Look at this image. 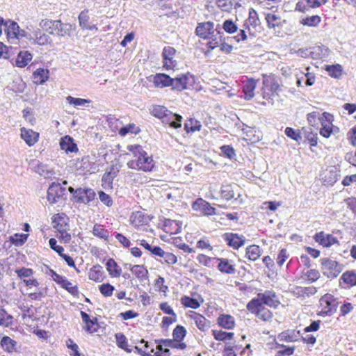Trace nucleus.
Listing matches in <instances>:
<instances>
[{
	"label": "nucleus",
	"mask_w": 356,
	"mask_h": 356,
	"mask_svg": "<svg viewBox=\"0 0 356 356\" xmlns=\"http://www.w3.org/2000/svg\"><path fill=\"white\" fill-rule=\"evenodd\" d=\"M262 250L257 245H248L245 249V257L252 261L257 260L261 255Z\"/></svg>",
	"instance_id": "obj_38"
},
{
	"label": "nucleus",
	"mask_w": 356,
	"mask_h": 356,
	"mask_svg": "<svg viewBox=\"0 0 356 356\" xmlns=\"http://www.w3.org/2000/svg\"><path fill=\"white\" fill-rule=\"evenodd\" d=\"M33 59V54L29 51H20L15 59V66L24 68L29 65Z\"/></svg>",
	"instance_id": "obj_32"
},
{
	"label": "nucleus",
	"mask_w": 356,
	"mask_h": 356,
	"mask_svg": "<svg viewBox=\"0 0 356 356\" xmlns=\"http://www.w3.org/2000/svg\"><path fill=\"white\" fill-rule=\"evenodd\" d=\"M156 343H161L165 347L184 350L186 348V343H178L173 339L156 340Z\"/></svg>",
	"instance_id": "obj_50"
},
{
	"label": "nucleus",
	"mask_w": 356,
	"mask_h": 356,
	"mask_svg": "<svg viewBox=\"0 0 356 356\" xmlns=\"http://www.w3.org/2000/svg\"><path fill=\"white\" fill-rule=\"evenodd\" d=\"M217 257H211L204 254H198L196 259L197 262L207 268H213L214 266V261H216Z\"/></svg>",
	"instance_id": "obj_48"
},
{
	"label": "nucleus",
	"mask_w": 356,
	"mask_h": 356,
	"mask_svg": "<svg viewBox=\"0 0 356 356\" xmlns=\"http://www.w3.org/2000/svg\"><path fill=\"white\" fill-rule=\"evenodd\" d=\"M80 315L83 323V329L88 333L92 334L97 332L99 329V325L97 318L90 316L85 312L81 311Z\"/></svg>",
	"instance_id": "obj_14"
},
{
	"label": "nucleus",
	"mask_w": 356,
	"mask_h": 356,
	"mask_svg": "<svg viewBox=\"0 0 356 356\" xmlns=\"http://www.w3.org/2000/svg\"><path fill=\"white\" fill-rule=\"evenodd\" d=\"M78 19H79V26L81 27V29L90 30V31H92V30L97 31L98 29L96 25H95V24L90 25L89 24L88 22H89L90 17L88 15V9L82 10L79 13Z\"/></svg>",
	"instance_id": "obj_35"
},
{
	"label": "nucleus",
	"mask_w": 356,
	"mask_h": 356,
	"mask_svg": "<svg viewBox=\"0 0 356 356\" xmlns=\"http://www.w3.org/2000/svg\"><path fill=\"white\" fill-rule=\"evenodd\" d=\"M282 90V85L274 75H263L261 96L268 103H272Z\"/></svg>",
	"instance_id": "obj_4"
},
{
	"label": "nucleus",
	"mask_w": 356,
	"mask_h": 356,
	"mask_svg": "<svg viewBox=\"0 0 356 356\" xmlns=\"http://www.w3.org/2000/svg\"><path fill=\"white\" fill-rule=\"evenodd\" d=\"M321 271L327 278H336L343 270V265L328 257L320 259Z\"/></svg>",
	"instance_id": "obj_7"
},
{
	"label": "nucleus",
	"mask_w": 356,
	"mask_h": 356,
	"mask_svg": "<svg viewBox=\"0 0 356 356\" xmlns=\"http://www.w3.org/2000/svg\"><path fill=\"white\" fill-rule=\"evenodd\" d=\"M242 83L244 98L247 100H250L254 96V90L257 85V81L253 78H246Z\"/></svg>",
	"instance_id": "obj_22"
},
{
	"label": "nucleus",
	"mask_w": 356,
	"mask_h": 356,
	"mask_svg": "<svg viewBox=\"0 0 356 356\" xmlns=\"http://www.w3.org/2000/svg\"><path fill=\"white\" fill-rule=\"evenodd\" d=\"M106 268L111 277H119L122 274V268L112 258L107 260Z\"/></svg>",
	"instance_id": "obj_36"
},
{
	"label": "nucleus",
	"mask_w": 356,
	"mask_h": 356,
	"mask_svg": "<svg viewBox=\"0 0 356 356\" xmlns=\"http://www.w3.org/2000/svg\"><path fill=\"white\" fill-rule=\"evenodd\" d=\"M92 234L94 236L104 240H108L109 237L108 230L104 228L103 225L99 224H95L94 225L92 229Z\"/></svg>",
	"instance_id": "obj_54"
},
{
	"label": "nucleus",
	"mask_w": 356,
	"mask_h": 356,
	"mask_svg": "<svg viewBox=\"0 0 356 356\" xmlns=\"http://www.w3.org/2000/svg\"><path fill=\"white\" fill-rule=\"evenodd\" d=\"M214 31V24L210 21L197 23L195 29L196 35L203 40L210 38L213 35Z\"/></svg>",
	"instance_id": "obj_13"
},
{
	"label": "nucleus",
	"mask_w": 356,
	"mask_h": 356,
	"mask_svg": "<svg viewBox=\"0 0 356 356\" xmlns=\"http://www.w3.org/2000/svg\"><path fill=\"white\" fill-rule=\"evenodd\" d=\"M339 176L336 169H332L325 175L324 182L327 185L333 186L338 181Z\"/></svg>",
	"instance_id": "obj_58"
},
{
	"label": "nucleus",
	"mask_w": 356,
	"mask_h": 356,
	"mask_svg": "<svg viewBox=\"0 0 356 356\" xmlns=\"http://www.w3.org/2000/svg\"><path fill=\"white\" fill-rule=\"evenodd\" d=\"M66 195V188L59 183H52L47 191V200L50 204H54Z\"/></svg>",
	"instance_id": "obj_10"
},
{
	"label": "nucleus",
	"mask_w": 356,
	"mask_h": 356,
	"mask_svg": "<svg viewBox=\"0 0 356 356\" xmlns=\"http://www.w3.org/2000/svg\"><path fill=\"white\" fill-rule=\"evenodd\" d=\"M140 131V129L134 123H130L125 127H122L119 130V134L122 136H126L127 134H137Z\"/></svg>",
	"instance_id": "obj_60"
},
{
	"label": "nucleus",
	"mask_w": 356,
	"mask_h": 356,
	"mask_svg": "<svg viewBox=\"0 0 356 356\" xmlns=\"http://www.w3.org/2000/svg\"><path fill=\"white\" fill-rule=\"evenodd\" d=\"M61 288L65 289L73 297L78 298L79 297V290L77 285H73L67 278L60 286Z\"/></svg>",
	"instance_id": "obj_52"
},
{
	"label": "nucleus",
	"mask_w": 356,
	"mask_h": 356,
	"mask_svg": "<svg viewBox=\"0 0 356 356\" xmlns=\"http://www.w3.org/2000/svg\"><path fill=\"white\" fill-rule=\"evenodd\" d=\"M280 304L277 300V296L273 291H266L264 293H259L256 298L248 302L246 308L259 320L268 322L271 321L273 314L266 306L276 308Z\"/></svg>",
	"instance_id": "obj_1"
},
{
	"label": "nucleus",
	"mask_w": 356,
	"mask_h": 356,
	"mask_svg": "<svg viewBox=\"0 0 356 356\" xmlns=\"http://www.w3.org/2000/svg\"><path fill=\"white\" fill-rule=\"evenodd\" d=\"M4 31L8 40H17L19 35V26L13 20H7L5 23Z\"/></svg>",
	"instance_id": "obj_24"
},
{
	"label": "nucleus",
	"mask_w": 356,
	"mask_h": 356,
	"mask_svg": "<svg viewBox=\"0 0 356 356\" xmlns=\"http://www.w3.org/2000/svg\"><path fill=\"white\" fill-rule=\"evenodd\" d=\"M188 85V76L186 74H182L177 77L172 78V89L182 91L186 89Z\"/></svg>",
	"instance_id": "obj_37"
},
{
	"label": "nucleus",
	"mask_w": 356,
	"mask_h": 356,
	"mask_svg": "<svg viewBox=\"0 0 356 356\" xmlns=\"http://www.w3.org/2000/svg\"><path fill=\"white\" fill-rule=\"evenodd\" d=\"M149 222V216L142 211L134 212L130 216V223L136 229L146 226Z\"/></svg>",
	"instance_id": "obj_19"
},
{
	"label": "nucleus",
	"mask_w": 356,
	"mask_h": 356,
	"mask_svg": "<svg viewBox=\"0 0 356 356\" xmlns=\"http://www.w3.org/2000/svg\"><path fill=\"white\" fill-rule=\"evenodd\" d=\"M340 280H342L349 287L356 286V271L353 270L345 271L341 276Z\"/></svg>",
	"instance_id": "obj_45"
},
{
	"label": "nucleus",
	"mask_w": 356,
	"mask_h": 356,
	"mask_svg": "<svg viewBox=\"0 0 356 356\" xmlns=\"http://www.w3.org/2000/svg\"><path fill=\"white\" fill-rule=\"evenodd\" d=\"M19 309L22 312V318L23 320L26 318L32 319L34 317V312L33 310V306H26L24 304L19 305Z\"/></svg>",
	"instance_id": "obj_62"
},
{
	"label": "nucleus",
	"mask_w": 356,
	"mask_h": 356,
	"mask_svg": "<svg viewBox=\"0 0 356 356\" xmlns=\"http://www.w3.org/2000/svg\"><path fill=\"white\" fill-rule=\"evenodd\" d=\"M13 316L8 314L3 307H0V326L9 327L13 325Z\"/></svg>",
	"instance_id": "obj_41"
},
{
	"label": "nucleus",
	"mask_w": 356,
	"mask_h": 356,
	"mask_svg": "<svg viewBox=\"0 0 356 356\" xmlns=\"http://www.w3.org/2000/svg\"><path fill=\"white\" fill-rule=\"evenodd\" d=\"M49 78V71L44 68H38L33 73V82L35 84L41 85L45 83Z\"/></svg>",
	"instance_id": "obj_34"
},
{
	"label": "nucleus",
	"mask_w": 356,
	"mask_h": 356,
	"mask_svg": "<svg viewBox=\"0 0 356 356\" xmlns=\"http://www.w3.org/2000/svg\"><path fill=\"white\" fill-rule=\"evenodd\" d=\"M119 172V170L117 167L111 165L109 168V170L106 171L102 179V186L104 189L112 188L113 181L115 177H117Z\"/></svg>",
	"instance_id": "obj_20"
},
{
	"label": "nucleus",
	"mask_w": 356,
	"mask_h": 356,
	"mask_svg": "<svg viewBox=\"0 0 356 356\" xmlns=\"http://www.w3.org/2000/svg\"><path fill=\"white\" fill-rule=\"evenodd\" d=\"M101 294L104 297H110L113 295L115 288L109 283L102 284L99 286Z\"/></svg>",
	"instance_id": "obj_63"
},
{
	"label": "nucleus",
	"mask_w": 356,
	"mask_h": 356,
	"mask_svg": "<svg viewBox=\"0 0 356 356\" xmlns=\"http://www.w3.org/2000/svg\"><path fill=\"white\" fill-rule=\"evenodd\" d=\"M88 278L97 283L102 282L105 278L103 268L99 264L94 265L88 271Z\"/></svg>",
	"instance_id": "obj_29"
},
{
	"label": "nucleus",
	"mask_w": 356,
	"mask_h": 356,
	"mask_svg": "<svg viewBox=\"0 0 356 356\" xmlns=\"http://www.w3.org/2000/svg\"><path fill=\"white\" fill-rule=\"evenodd\" d=\"M216 261L218 262V270L227 275L234 274L236 272L235 265L232 261L225 258L217 257Z\"/></svg>",
	"instance_id": "obj_21"
},
{
	"label": "nucleus",
	"mask_w": 356,
	"mask_h": 356,
	"mask_svg": "<svg viewBox=\"0 0 356 356\" xmlns=\"http://www.w3.org/2000/svg\"><path fill=\"white\" fill-rule=\"evenodd\" d=\"M163 230L170 234H177L181 230V223L178 220L165 219L163 221Z\"/></svg>",
	"instance_id": "obj_28"
},
{
	"label": "nucleus",
	"mask_w": 356,
	"mask_h": 356,
	"mask_svg": "<svg viewBox=\"0 0 356 356\" xmlns=\"http://www.w3.org/2000/svg\"><path fill=\"white\" fill-rule=\"evenodd\" d=\"M130 271L140 281H143L148 277V270L144 265H134L130 268Z\"/></svg>",
	"instance_id": "obj_39"
},
{
	"label": "nucleus",
	"mask_w": 356,
	"mask_h": 356,
	"mask_svg": "<svg viewBox=\"0 0 356 356\" xmlns=\"http://www.w3.org/2000/svg\"><path fill=\"white\" fill-rule=\"evenodd\" d=\"M149 111L152 115L161 120H162L165 113L168 112V109L165 106L161 105H154Z\"/></svg>",
	"instance_id": "obj_53"
},
{
	"label": "nucleus",
	"mask_w": 356,
	"mask_h": 356,
	"mask_svg": "<svg viewBox=\"0 0 356 356\" xmlns=\"http://www.w3.org/2000/svg\"><path fill=\"white\" fill-rule=\"evenodd\" d=\"M39 26L49 35H56L59 37L70 36L74 27L70 23H63L61 20H54L48 18L42 19Z\"/></svg>",
	"instance_id": "obj_3"
},
{
	"label": "nucleus",
	"mask_w": 356,
	"mask_h": 356,
	"mask_svg": "<svg viewBox=\"0 0 356 356\" xmlns=\"http://www.w3.org/2000/svg\"><path fill=\"white\" fill-rule=\"evenodd\" d=\"M66 346L70 350V356H81L78 345L72 339H68L66 341Z\"/></svg>",
	"instance_id": "obj_64"
},
{
	"label": "nucleus",
	"mask_w": 356,
	"mask_h": 356,
	"mask_svg": "<svg viewBox=\"0 0 356 356\" xmlns=\"http://www.w3.org/2000/svg\"><path fill=\"white\" fill-rule=\"evenodd\" d=\"M192 209L199 216H211L216 214V209L202 197L197 198L191 204Z\"/></svg>",
	"instance_id": "obj_8"
},
{
	"label": "nucleus",
	"mask_w": 356,
	"mask_h": 356,
	"mask_svg": "<svg viewBox=\"0 0 356 356\" xmlns=\"http://www.w3.org/2000/svg\"><path fill=\"white\" fill-rule=\"evenodd\" d=\"M181 121L182 116L173 113L172 111L168 110L162 119L161 122L165 124L169 125L171 128L173 129H179L181 127Z\"/></svg>",
	"instance_id": "obj_18"
},
{
	"label": "nucleus",
	"mask_w": 356,
	"mask_h": 356,
	"mask_svg": "<svg viewBox=\"0 0 356 356\" xmlns=\"http://www.w3.org/2000/svg\"><path fill=\"white\" fill-rule=\"evenodd\" d=\"M266 20L270 28H275L281 25L282 20L281 17L275 14L268 13L266 16Z\"/></svg>",
	"instance_id": "obj_61"
},
{
	"label": "nucleus",
	"mask_w": 356,
	"mask_h": 356,
	"mask_svg": "<svg viewBox=\"0 0 356 356\" xmlns=\"http://www.w3.org/2000/svg\"><path fill=\"white\" fill-rule=\"evenodd\" d=\"M201 129V122L193 118H188L184 123V130L187 134H193L195 131H200Z\"/></svg>",
	"instance_id": "obj_40"
},
{
	"label": "nucleus",
	"mask_w": 356,
	"mask_h": 356,
	"mask_svg": "<svg viewBox=\"0 0 356 356\" xmlns=\"http://www.w3.org/2000/svg\"><path fill=\"white\" fill-rule=\"evenodd\" d=\"M186 328L180 325H177L172 331V339L178 343H185L182 341L186 335Z\"/></svg>",
	"instance_id": "obj_46"
},
{
	"label": "nucleus",
	"mask_w": 356,
	"mask_h": 356,
	"mask_svg": "<svg viewBox=\"0 0 356 356\" xmlns=\"http://www.w3.org/2000/svg\"><path fill=\"white\" fill-rule=\"evenodd\" d=\"M115 338L118 348L124 350L127 353H131L132 352V348L128 343L127 338L123 333H116L115 334Z\"/></svg>",
	"instance_id": "obj_42"
},
{
	"label": "nucleus",
	"mask_w": 356,
	"mask_h": 356,
	"mask_svg": "<svg viewBox=\"0 0 356 356\" xmlns=\"http://www.w3.org/2000/svg\"><path fill=\"white\" fill-rule=\"evenodd\" d=\"M218 325L226 330H232L235 327L234 318L230 314H222L217 318Z\"/></svg>",
	"instance_id": "obj_30"
},
{
	"label": "nucleus",
	"mask_w": 356,
	"mask_h": 356,
	"mask_svg": "<svg viewBox=\"0 0 356 356\" xmlns=\"http://www.w3.org/2000/svg\"><path fill=\"white\" fill-rule=\"evenodd\" d=\"M140 343L143 344V348L135 346V349L138 351V354L141 356H151V353H154V348H149L148 342L143 339L140 341Z\"/></svg>",
	"instance_id": "obj_57"
},
{
	"label": "nucleus",
	"mask_w": 356,
	"mask_h": 356,
	"mask_svg": "<svg viewBox=\"0 0 356 356\" xmlns=\"http://www.w3.org/2000/svg\"><path fill=\"white\" fill-rule=\"evenodd\" d=\"M180 301L183 307L186 308H191L195 309L199 308L200 306V303L197 299L188 296L181 297Z\"/></svg>",
	"instance_id": "obj_51"
},
{
	"label": "nucleus",
	"mask_w": 356,
	"mask_h": 356,
	"mask_svg": "<svg viewBox=\"0 0 356 356\" xmlns=\"http://www.w3.org/2000/svg\"><path fill=\"white\" fill-rule=\"evenodd\" d=\"M34 171L45 179H51L54 175V170L49 168L47 165L39 162L34 167Z\"/></svg>",
	"instance_id": "obj_43"
},
{
	"label": "nucleus",
	"mask_w": 356,
	"mask_h": 356,
	"mask_svg": "<svg viewBox=\"0 0 356 356\" xmlns=\"http://www.w3.org/2000/svg\"><path fill=\"white\" fill-rule=\"evenodd\" d=\"M172 78L164 73H157L153 77V83L155 87L163 88L172 85Z\"/></svg>",
	"instance_id": "obj_27"
},
{
	"label": "nucleus",
	"mask_w": 356,
	"mask_h": 356,
	"mask_svg": "<svg viewBox=\"0 0 356 356\" xmlns=\"http://www.w3.org/2000/svg\"><path fill=\"white\" fill-rule=\"evenodd\" d=\"M261 22L257 11L250 8L249 10L248 18L244 23V27L250 36H255L259 32Z\"/></svg>",
	"instance_id": "obj_9"
},
{
	"label": "nucleus",
	"mask_w": 356,
	"mask_h": 356,
	"mask_svg": "<svg viewBox=\"0 0 356 356\" xmlns=\"http://www.w3.org/2000/svg\"><path fill=\"white\" fill-rule=\"evenodd\" d=\"M330 50L325 45H316L310 47V58L312 59H322L329 55Z\"/></svg>",
	"instance_id": "obj_31"
},
{
	"label": "nucleus",
	"mask_w": 356,
	"mask_h": 356,
	"mask_svg": "<svg viewBox=\"0 0 356 356\" xmlns=\"http://www.w3.org/2000/svg\"><path fill=\"white\" fill-rule=\"evenodd\" d=\"M29 40L40 46L51 45L52 39L41 28H38L30 35Z\"/></svg>",
	"instance_id": "obj_12"
},
{
	"label": "nucleus",
	"mask_w": 356,
	"mask_h": 356,
	"mask_svg": "<svg viewBox=\"0 0 356 356\" xmlns=\"http://www.w3.org/2000/svg\"><path fill=\"white\" fill-rule=\"evenodd\" d=\"M188 316L194 321L200 330L204 332L209 328V321L203 315L194 311H190L188 313Z\"/></svg>",
	"instance_id": "obj_23"
},
{
	"label": "nucleus",
	"mask_w": 356,
	"mask_h": 356,
	"mask_svg": "<svg viewBox=\"0 0 356 356\" xmlns=\"http://www.w3.org/2000/svg\"><path fill=\"white\" fill-rule=\"evenodd\" d=\"M224 241L227 245L232 248L234 250H238L242 247L245 242V239L243 236L239 235L236 233L227 232L222 235Z\"/></svg>",
	"instance_id": "obj_17"
},
{
	"label": "nucleus",
	"mask_w": 356,
	"mask_h": 356,
	"mask_svg": "<svg viewBox=\"0 0 356 356\" xmlns=\"http://www.w3.org/2000/svg\"><path fill=\"white\" fill-rule=\"evenodd\" d=\"M321 17L319 15H316L301 19L300 23L304 26L316 27L321 23Z\"/></svg>",
	"instance_id": "obj_55"
},
{
	"label": "nucleus",
	"mask_w": 356,
	"mask_h": 356,
	"mask_svg": "<svg viewBox=\"0 0 356 356\" xmlns=\"http://www.w3.org/2000/svg\"><path fill=\"white\" fill-rule=\"evenodd\" d=\"M176 49L171 46L164 47L162 51L163 67L166 70H173L177 65L175 60Z\"/></svg>",
	"instance_id": "obj_11"
},
{
	"label": "nucleus",
	"mask_w": 356,
	"mask_h": 356,
	"mask_svg": "<svg viewBox=\"0 0 356 356\" xmlns=\"http://www.w3.org/2000/svg\"><path fill=\"white\" fill-rule=\"evenodd\" d=\"M21 137L25 143L31 147L34 145L39 140L40 134L31 129L21 128Z\"/></svg>",
	"instance_id": "obj_25"
},
{
	"label": "nucleus",
	"mask_w": 356,
	"mask_h": 356,
	"mask_svg": "<svg viewBox=\"0 0 356 356\" xmlns=\"http://www.w3.org/2000/svg\"><path fill=\"white\" fill-rule=\"evenodd\" d=\"M212 336L216 341H225L232 340L234 337V333L225 332L222 330H213Z\"/></svg>",
	"instance_id": "obj_44"
},
{
	"label": "nucleus",
	"mask_w": 356,
	"mask_h": 356,
	"mask_svg": "<svg viewBox=\"0 0 356 356\" xmlns=\"http://www.w3.org/2000/svg\"><path fill=\"white\" fill-rule=\"evenodd\" d=\"M303 143H308L310 147H316L318 144V134L310 127L302 128Z\"/></svg>",
	"instance_id": "obj_33"
},
{
	"label": "nucleus",
	"mask_w": 356,
	"mask_h": 356,
	"mask_svg": "<svg viewBox=\"0 0 356 356\" xmlns=\"http://www.w3.org/2000/svg\"><path fill=\"white\" fill-rule=\"evenodd\" d=\"M221 197L229 201L234 197V191L231 184L223 185L220 189Z\"/></svg>",
	"instance_id": "obj_59"
},
{
	"label": "nucleus",
	"mask_w": 356,
	"mask_h": 356,
	"mask_svg": "<svg viewBox=\"0 0 356 356\" xmlns=\"http://www.w3.org/2000/svg\"><path fill=\"white\" fill-rule=\"evenodd\" d=\"M325 70L329 76L334 79H339L342 74L343 67L340 64L325 65Z\"/></svg>",
	"instance_id": "obj_47"
},
{
	"label": "nucleus",
	"mask_w": 356,
	"mask_h": 356,
	"mask_svg": "<svg viewBox=\"0 0 356 356\" xmlns=\"http://www.w3.org/2000/svg\"><path fill=\"white\" fill-rule=\"evenodd\" d=\"M313 238L316 243L324 248H330L334 244L339 245V241L337 237L330 234H325L323 231L316 232L314 235Z\"/></svg>",
	"instance_id": "obj_15"
},
{
	"label": "nucleus",
	"mask_w": 356,
	"mask_h": 356,
	"mask_svg": "<svg viewBox=\"0 0 356 356\" xmlns=\"http://www.w3.org/2000/svg\"><path fill=\"white\" fill-rule=\"evenodd\" d=\"M159 250L160 253H157L156 256L163 258L167 264L174 265L177 262V257L173 253L166 252L161 247L159 248Z\"/></svg>",
	"instance_id": "obj_56"
},
{
	"label": "nucleus",
	"mask_w": 356,
	"mask_h": 356,
	"mask_svg": "<svg viewBox=\"0 0 356 356\" xmlns=\"http://www.w3.org/2000/svg\"><path fill=\"white\" fill-rule=\"evenodd\" d=\"M16 344V341L8 336L3 337L0 341L1 348L8 353H12L15 349Z\"/></svg>",
	"instance_id": "obj_49"
},
{
	"label": "nucleus",
	"mask_w": 356,
	"mask_h": 356,
	"mask_svg": "<svg viewBox=\"0 0 356 356\" xmlns=\"http://www.w3.org/2000/svg\"><path fill=\"white\" fill-rule=\"evenodd\" d=\"M60 147L62 150L65 152L76 153L79 151L78 147L75 143H74L73 138L66 135L60 138Z\"/></svg>",
	"instance_id": "obj_26"
},
{
	"label": "nucleus",
	"mask_w": 356,
	"mask_h": 356,
	"mask_svg": "<svg viewBox=\"0 0 356 356\" xmlns=\"http://www.w3.org/2000/svg\"><path fill=\"white\" fill-rule=\"evenodd\" d=\"M96 197V193L92 188H79L75 191V200L78 203L88 204L93 201Z\"/></svg>",
	"instance_id": "obj_16"
},
{
	"label": "nucleus",
	"mask_w": 356,
	"mask_h": 356,
	"mask_svg": "<svg viewBox=\"0 0 356 356\" xmlns=\"http://www.w3.org/2000/svg\"><path fill=\"white\" fill-rule=\"evenodd\" d=\"M319 302L322 309L318 315L321 316H330L333 315L337 312L339 304L338 298L328 293L320 298Z\"/></svg>",
	"instance_id": "obj_6"
},
{
	"label": "nucleus",
	"mask_w": 356,
	"mask_h": 356,
	"mask_svg": "<svg viewBox=\"0 0 356 356\" xmlns=\"http://www.w3.org/2000/svg\"><path fill=\"white\" fill-rule=\"evenodd\" d=\"M51 224L58 233L56 236L63 243H69L72 236L70 230L69 218L65 213H58L51 217Z\"/></svg>",
	"instance_id": "obj_5"
},
{
	"label": "nucleus",
	"mask_w": 356,
	"mask_h": 356,
	"mask_svg": "<svg viewBox=\"0 0 356 356\" xmlns=\"http://www.w3.org/2000/svg\"><path fill=\"white\" fill-rule=\"evenodd\" d=\"M127 149L134 156L127 163L129 168L144 172H150L154 169L155 162L152 156H149L140 145H130Z\"/></svg>",
	"instance_id": "obj_2"
}]
</instances>
